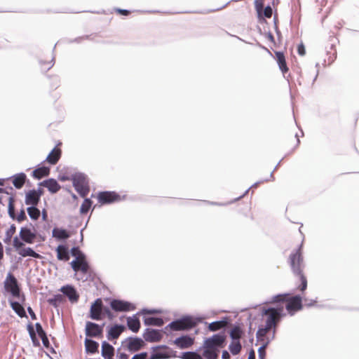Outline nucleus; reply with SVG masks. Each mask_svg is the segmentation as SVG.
I'll use <instances>...</instances> for the list:
<instances>
[{
	"mask_svg": "<svg viewBox=\"0 0 359 359\" xmlns=\"http://www.w3.org/2000/svg\"><path fill=\"white\" fill-rule=\"evenodd\" d=\"M271 330V327H268L267 326H262L259 327L257 333L256 337L258 341L262 342V344L265 342L266 339H269V343L275 337V330H273L272 335H268V333Z\"/></svg>",
	"mask_w": 359,
	"mask_h": 359,
	"instance_id": "4468645a",
	"label": "nucleus"
},
{
	"mask_svg": "<svg viewBox=\"0 0 359 359\" xmlns=\"http://www.w3.org/2000/svg\"><path fill=\"white\" fill-rule=\"evenodd\" d=\"M34 346L37 347L40 346L39 340L37 339L36 333L33 335H29Z\"/></svg>",
	"mask_w": 359,
	"mask_h": 359,
	"instance_id": "4d7b16f0",
	"label": "nucleus"
},
{
	"mask_svg": "<svg viewBox=\"0 0 359 359\" xmlns=\"http://www.w3.org/2000/svg\"><path fill=\"white\" fill-rule=\"evenodd\" d=\"M288 296V294H280L275 295L272 297V299L271 300V302L272 303H276V302H282L286 301L287 297Z\"/></svg>",
	"mask_w": 359,
	"mask_h": 359,
	"instance_id": "de8ad7c7",
	"label": "nucleus"
},
{
	"mask_svg": "<svg viewBox=\"0 0 359 359\" xmlns=\"http://www.w3.org/2000/svg\"><path fill=\"white\" fill-rule=\"evenodd\" d=\"M283 308H268L263 309L262 314L267 317L265 325L271 329L275 327L283 316Z\"/></svg>",
	"mask_w": 359,
	"mask_h": 359,
	"instance_id": "20e7f679",
	"label": "nucleus"
},
{
	"mask_svg": "<svg viewBox=\"0 0 359 359\" xmlns=\"http://www.w3.org/2000/svg\"><path fill=\"white\" fill-rule=\"evenodd\" d=\"M47 302L49 304L54 307H57L60 304L65 302V297L61 294L54 295L53 297L49 298Z\"/></svg>",
	"mask_w": 359,
	"mask_h": 359,
	"instance_id": "c9c22d12",
	"label": "nucleus"
},
{
	"mask_svg": "<svg viewBox=\"0 0 359 359\" xmlns=\"http://www.w3.org/2000/svg\"><path fill=\"white\" fill-rule=\"evenodd\" d=\"M117 359H128V355L125 353H117Z\"/></svg>",
	"mask_w": 359,
	"mask_h": 359,
	"instance_id": "338daca9",
	"label": "nucleus"
},
{
	"mask_svg": "<svg viewBox=\"0 0 359 359\" xmlns=\"http://www.w3.org/2000/svg\"><path fill=\"white\" fill-rule=\"evenodd\" d=\"M182 359H204L197 351H187L182 353Z\"/></svg>",
	"mask_w": 359,
	"mask_h": 359,
	"instance_id": "4c0bfd02",
	"label": "nucleus"
},
{
	"mask_svg": "<svg viewBox=\"0 0 359 359\" xmlns=\"http://www.w3.org/2000/svg\"><path fill=\"white\" fill-rule=\"evenodd\" d=\"M19 236L25 243L32 244L36 238V232L35 230L32 231L29 226H23L20 231Z\"/></svg>",
	"mask_w": 359,
	"mask_h": 359,
	"instance_id": "f8f14e48",
	"label": "nucleus"
},
{
	"mask_svg": "<svg viewBox=\"0 0 359 359\" xmlns=\"http://www.w3.org/2000/svg\"><path fill=\"white\" fill-rule=\"evenodd\" d=\"M124 343H127V349L131 353L140 350L144 345V341L139 337H128L122 344Z\"/></svg>",
	"mask_w": 359,
	"mask_h": 359,
	"instance_id": "9b49d317",
	"label": "nucleus"
},
{
	"mask_svg": "<svg viewBox=\"0 0 359 359\" xmlns=\"http://www.w3.org/2000/svg\"><path fill=\"white\" fill-rule=\"evenodd\" d=\"M199 350L203 351L202 356L205 359H217L219 357V351L207 348L204 344L199 348Z\"/></svg>",
	"mask_w": 359,
	"mask_h": 359,
	"instance_id": "5701e85b",
	"label": "nucleus"
},
{
	"mask_svg": "<svg viewBox=\"0 0 359 359\" xmlns=\"http://www.w3.org/2000/svg\"><path fill=\"white\" fill-rule=\"evenodd\" d=\"M273 10L270 6H267L264 9V15L267 18H270L272 15Z\"/></svg>",
	"mask_w": 359,
	"mask_h": 359,
	"instance_id": "5fc2aeb1",
	"label": "nucleus"
},
{
	"mask_svg": "<svg viewBox=\"0 0 359 359\" xmlns=\"http://www.w3.org/2000/svg\"><path fill=\"white\" fill-rule=\"evenodd\" d=\"M229 349L232 355H238L241 349L242 345L240 341H231V344L229 346Z\"/></svg>",
	"mask_w": 359,
	"mask_h": 359,
	"instance_id": "e433bc0d",
	"label": "nucleus"
},
{
	"mask_svg": "<svg viewBox=\"0 0 359 359\" xmlns=\"http://www.w3.org/2000/svg\"><path fill=\"white\" fill-rule=\"evenodd\" d=\"M269 180L266 179V180H264L259 181V182H257L254 183V184H252L250 188H248V189L245 191V193H244L242 196H239V197H238V198H237L236 200H239V199L242 198L243 196H245V195L249 192V191H250V189H252V188H257V186H258L259 184H261V183H262V182H267V181H269Z\"/></svg>",
	"mask_w": 359,
	"mask_h": 359,
	"instance_id": "3c124183",
	"label": "nucleus"
},
{
	"mask_svg": "<svg viewBox=\"0 0 359 359\" xmlns=\"http://www.w3.org/2000/svg\"><path fill=\"white\" fill-rule=\"evenodd\" d=\"M304 302H305V306H307V307H311L312 306H313L315 304V303L316 302V301L315 300H309L307 299H304Z\"/></svg>",
	"mask_w": 359,
	"mask_h": 359,
	"instance_id": "0e129e2a",
	"label": "nucleus"
},
{
	"mask_svg": "<svg viewBox=\"0 0 359 359\" xmlns=\"http://www.w3.org/2000/svg\"><path fill=\"white\" fill-rule=\"evenodd\" d=\"M145 341L149 342H157L162 338L161 331L158 330L147 328L143 334Z\"/></svg>",
	"mask_w": 359,
	"mask_h": 359,
	"instance_id": "dca6fc26",
	"label": "nucleus"
},
{
	"mask_svg": "<svg viewBox=\"0 0 359 359\" xmlns=\"http://www.w3.org/2000/svg\"><path fill=\"white\" fill-rule=\"evenodd\" d=\"M269 344V339H266L264 343L258 349V357L259 359H265L266 357V348Z\"/></svg>",
	"mask_w": 359,
	"mask_h": 359,
	"instance_id": "37998d69",
	"label": "nucleus"
},
{
	"mask_svg": "<svg viewBox=\"0 0 359 359\" xmlns=\"http://www.w3.org/2000/svg\"><path fill=\"white\" fill-rule=\"evenodd\" d=\"M110 306L111 309L116 312H127L134 311L136 308L133 304L118 299H113L110 302Z\"/></svg>",
	"mask_w": 359,
	"mask_h": 359,
	"instance_id": "0eeeda50",
	"label": "nucleus"
},
{
	"mask_svg": "<svg viewBox=\"0 0 359 359\" xmlns=\"http://www.w3.org/2000/svg\"><path fill=\"white\" fill-rule=\"evenodd\" d=\"M194 343V338L189 335H183L175 339L174 344L180 348H188Z\"/></svg>",
	"mask_w": 359,
	"mask_h": 359,
	"instance_id": "f3484780",
	"label": "nucleus"
},
{
	"mask_svg": "<svg viewBox=\"0 0 359 359\" xmlns=\"http://www.w3.org/2000/svg\"><path fill=\"white\" fill-rule=\"evenodd\" d=\"M35 327L36 332L38 334L39 337L41 339L43 346L46 348H48L50 345L49 339L46 335V332L43 329L41 325L39 323H36L35 324Z\"/></svg>",
	"mask_w": 359,
	"mask_h": 359,
	"instance_id": "bb28decb",
	"label": "nucleus"
},
{
	"mask_svg": "<svg viewBox=\"0 0 359 359\" xmlns=\"http://www.w3.org/2000/svg\"><path fill=\"white\" fill-rule=\"evenodd\" d=\"M71 255L74 257L77 260L85 258L86 255L82 252L79 247H73L70 250Z\"/></svg>",
	"mask_w": 359,
	"mask_h": 359,
	"instance_id": "a18cd8bd",
	"label": "nucleus"
},
{
	"mask_svg": "<svg viewBox=\"0 0 359 359\" xmlns=\"http://www.w3.org/2000/svg\"><path fill=\"white\" fill-rule=\"evenodd\" d=\"M18 254L23 257H32L36 259H40L41 257L39 253L36 252L32 248L29 247L20 249L18 251Z\"/></svg>",
	"mask_w": 359,
	"mask_h": 359,
	"instance_id": "72a5a7b5",
	"label": "nucleus"
},
{
	"mask_svg": "<svg viewBox=\"0 0 359 359\" xmlns=\"http://www.w3.org/2000/svg\"><path fill=\"white\" fill-rule=\"evenodd\" d=\"M40 64L41 65V67L43 69L49 70L54 65V57H53L51 61L47 64L42 61H40Z\"/></svg>",
	"mask_w": 359,
	"mask_h": 359,
	"instance_id": "864d4df0",
	"label": "nucleus"
},
{
	"mask_svg": "<svg viewBox=\"0 0 359 359\" xmlns=\"http://www.w3.org/2000/svg\"><path fill=\"white\" fill-rule=\"evenodd\" d=\"M127 325L133 332H137L140 328V321L137 317V314L127 318Z\"/></svg>",
	"mask_w": 359,
	"mask_h": 359,
	"instance_id": "a878e982",
	"label": "nucleus"
},
{
	"mask_svg": "<svg viewBox=\"0 0 359 359\" xmlns=\"http://www.w3.org/2000/svg\"><path fill=\"white\" fill-rule=\"evenodd\" d=\"M73 186L81 197H86L90 191L87 176L81 172H76L72 175Z\"/></svg>",
	"mask_w": 359,
	"mask_h": 359,
	"instance_id": "f03ea898",
	"label": "nucleus"
},
{
	"mask_svg": "<svg viewBox=\"0 0 359 359\" xmlns=\"http://www.w3.org/2000/svg\"><path fill=\"white\" fill-rule=\"evenodd\" d=\"M104 305L102 300L97 298L90 306L89 317L92 320H100L102 319Z\"/></svg>",
	"mask_w": 359,
	"mask_h": 359,
	"instance_id": "6e6552de",
	"label": "nucleus"
},
{
	"mask_svg": "<svg viewBox=\"0 0 359 359\" xmlns=\"http://www.w3.org/2000/svg\"><path fill=\"white\" fill-rule=\"evenodd\" d=\"M4 287L6 292L11 293V294L15 298H21L22 302L25 301L24 294H20L21 290L19 286L18 280L11 273H8L6 276V278L4 283Z\"/></svg>",
	"mask_w": 359,
	"mask_h": 359,
	"instance_id": "7ed1b4c3",
	"label": "nucleus"
},
{
	"mask_svg": "<svg viewBox=\"0 0 359 359\" xmlns=\"http://www.w3.org/2000/svg\"><path fill=\"white\" fill-rule=\"evenodd\" d=\"M39 185L47 188L51 194L57 193L61 188L59 183L56 181V180L53 178H49L48 180H43V182H40Z\"/></svg>",
	"mask_w": 359,
	"mask_h": 359,
	"instance_id": "6ab92c4d",
	"label": "nucleus"
},
{
	"mask_svg": "<svg viewBox=\"0 0 359 359\" xmlns=\"http://www.w3.org/2000/svg\"><path fill=\"white\" fill-rule=\"evenodd\" d=\"M147 356L148 353L147 352H142L134 355L131 359H147Z\"/></svg>",
	"mask_w": 359,
	"mask_h": 359,
	"instance_id": "6e6d98bb",
	"label": "nucleus"
},
{
	"mask_svg": "<svg viewBox=\"0 0 359 359\" xmlns=\"http://www.w3.org/2000/svg\"><path fill=\"white\" fill-rule=\"evenodd\" d=\"M26 219H27V216H26L25 211L24 209H22L20 210V213L18 214V215L15 216V219L18 222H22L24 220H25Z\"/></svg>",
	"mask_w": 359,
	"mask_h": 359,
	"instance_id": "603ef678",
	"label": "nucleus"
},
{
	"mask_svg": "<svg viewBox=\"0 0 359 359\" xmlns=\"http://www.w3.org/2000/svg\"><path fill=\"white\" fill-rule=\"evenodd\" d=\"M196 324L197 323L191 316H187L172 321L166 326L165 328L167 329L169 327L170 330L175 331L189 330L194 327Z\"/></svg>",
	"mask_w": 359,
	"mask_h": 359,
	"instance_id": "39448f33",
	"label": "nucleus"
},
{
	"mask_svg": "<svg viewBox=\"0 0 359 359\" xmlns=\"http://www.w3.org/2000/svg\"><path fill=\"white\" fill-rule=\"evenodd\" d=\"M116 11L123 15H128L130 13L128 10L121 8H116Z\"/></svg>",
	"mask_w": 359,
	"mask_h": 359,
	"instance_id": "680f3d73",
	"label": "nucleus"
},
{
	"mask_svg": "<svg viewBox=\"0 0 359 359\" xmlns=\"http://www.w3.org/2000/svg\"><path fill=\"white\" fill-rule=\"evenodd\" d=\"M8 213L12 219H15L14 198L12 196L8 198Z\"/></svg>",
	"mask_w": 359,
	"mask_h": 359,
	"instance_id": "ea45409f",
	"label": "nucleus"
},
{
	"mask_svg": "<svg viewBox=\"0 0 359 359\" xmlns=\"http://www.w3.org/2000/svg\"><path fill=\"white\" fill-rule=\"evenodd\" d=\"M85 350L87 353H98L99 343L91 339L86 338L84 341Z\"/></svg>",
	"mask_w": 359,
	"mask_h": 359,
	"instance_id": "4be33fe9",
	"label": "nucleus"
},
{
	"mask_svg": "<svg viewBox=\"0 0 359 359\" xmlns=\"http://www.w3.org/2000/svg\"><path fill=\"white\" fill-rule=\"evenodd\" d=\"M222 359H231L230 355L227 351L224 350L222 351Z\"/></svg>",
	"mask_w": 359,
	"mask_h": 359,
	"instance_id": "774afa93",
	"label": "nucleus"
},
{
	"mask_svg": "<svg viewBox=\"0 0 359 359\" xmlns=\"http://www.w3.org/2000/svg\"><path fill=\"white\" fill-rule=\"evenodd\" d=\"M16 227L15 224H11L10 228L6 232V236L4 240V243H8L11 241L13 234L15 233Z\"/></svg>",
	"mask_w": 359,
	"mask_h": 359,
	"instance_id": "79ce46f5",
	"label": "nucleus"
},
{
	"mask_svg": "<svg viewBox=\"0 0 359 359\" xmlns=\"http://www.w3.org/2000/svg\"><path fill=\"white\" fill-rule=\"evenodd\" d=\"M302 246L303 243H302L297 249H294L291 252L289 255L287 262L290 266L292 273L296 277H298L301 281L299 289L301 291H304L307 288V279L303 273V271L305 268V263L302 254Z\"/></svg>",
	"mask_w": 359,
	"mask_h": 359,
	"instance_id": "f257e3e1",
	"label": "nucleus"
},
{
	"mask_svg": "<svg viewBox=\"0 0 359 359\" xmlns=\"http://www.w3.org/2000/svg\"><path fill=\"white\" fill-rule=\"evenodd\" d=\"M275 54L279 69L283 72V74L286 73L288 71V68L286 65L285 57L283 53L280 51H276Z\"/></svg>",
	"mask_w": 359,
	"mask_h": 359,
	"instance_id": "c85d7f7f",
	"label": "nucleus"
},
{
	"mask_svg": "<svg viewBox=\"0 0 359 359\" xmlns=\"http://www.w3.org/2000/svg\"><path fill=\"white\" fill-rule=\"evenodd\" d=\"M41 193L36 194L35 189L29 190L25 196V204L30 206H36L40 201Z\"/></svg>",
	"mask_w": 359,
	"mask_h": 359,
	"instance_id": "a211bd4d",
	"label": "nucleus"
},
{
	"mask_svg": "<svg viewBox=\"0 0 359 359\" xmlns=\"http://www.w3.org/2000/svg\"><path fill=\"white\" fill-rule=\"evenodd\" d=\"M53 237L60 241H64L69 238L70 235L66 229L54 228L52 231Z\"/></svg>",
	"mask_w": 359,
	"mask_h": 359,
	"instance_id": "c756f323",
	"label": "nucleus"
},
{
	"mask_svg": "<svg viewBox=\"0 0 359 359\" xmlns=\"http://www.w3.org/2000/svg\"><path fill=\"white\" fill-rule=\"evenodd\" d=\"M144 323L145 325L161 327L163 325L164 321L161 318L159 317H146L144 319Z\"/></svg>",
	"mask_w": 359,
	"mask_h": 359,
	"instance_id": "f704fd0d",
	"label": "nucleus"
},
{
	"mask_svg": "<svg viewBox=\"0 0 359 359\" xmlns=\"http://www.w3.org/2000/svg\"><path fill=\"white\" fill-rule=\"evenodd\" d=\"M24 241H20L18 237L15 236L13 238V247L18 252L20 249H22V247L24 246Z\"/></svg>",
	"mask_w": 359,
	"mask_h": 359,
	"instance_id": "09e8293b",
	"label": "nucleus"
},
{
	"mask_svg": "<svg viewBox=\"0 0 359 359\" xmlns=\"http://www.w3.org/2000/svg\"><path fill=\"white\" fill-rule=\"evenodd\" d=\"M13 180V184L16 189H21L25 183L27 176L24 172H20L11 177Z\"/></svg>",
	"mask_w": 359,
	"mask_h": 359,
	"instance_id": "393cba45",
	"label": "nucleus"
},
{
	"mask_svg": "<svg viewBox=\"0 0 359 359\" xmlns=\"http://www.w3.org/2000/svg\"><path fill=\"white\" fill-rule=\"evenodd\" d=\"M57 257L59 260L68 261L69 259V252L68 248L63 245H60L56 248Z\"/></svg>",
	"mask_w": 359,
	"mask_h": 359,
	"instance_id": "cd10ccee",
	"label": "nucleus"
},
{
	"mask_svg": "<svg viewBox=\"0 0 359 359\" xmlns=\"http://www.w3.org/2000/svg\"><path fill=\"white\" fill-rule=\"evenodd\" d=\"M224 324V321H215L209 324L208 329L210 331L215 332L222 328Z\"/></svg>",
	"mask_w": 359,
	"mask_h": 359,
	"instance_id": "49530a36",
	"label": "nucleus"
},
{
	"mask_svg": "<svg viewBox=\"0 0 359 359\" xmlns=\"http://www.w3.org/2000/svg\"><path fill=\"white\" fill-rule=\"evenodd\" d=\"M71 266L74 271H79V260L75 259L71 262Z\"/></svg>",
	"mask_w": 359,
	"mask_h": 359,
	"instance_id": "13d9d810",
	"label": "nucleus"
},
{
	"mask_svg": "<svg viewBox=\"0 0 359 359\" xmlns=\"http://www.w3.org/2000/svg\"><path fill=\"white\" fill-rule=\"evenodd\" d=\"M286 301L287 304L285 308L291 316H293L297 311L302 308V299L299 294L294 295L286 299Z\"/></svg>",
	"mask_w": 359,
	"mask_h": 359,
	"instance_id": "9d476101",
	"label": "nucleus"
},
{
	"mask_svg": "<svg viewBox=\"0 0 359 359\" xmlns=\"http://www.w3.org/2000/svg\"><path fill=\"white\" fill-rule=\"evenodd\" d=\"M61 149L55 147L47 156L45 161H47L50 165H55L61 156Z\"/></svg>",
	"mask_w": 359,
	"mask_h": 359,
	"instance_id": "b1692460",
	"label": "nucleus"
},
{
	"mask_svg": "<svg viewBox=\"0 0 359 359\" xmlns=\"http://www.w3.org/2000/svg\"><path fill=\"white\" fill-rule=\"evenodd\" d=\"M225 339L224 335L222 334H215L211 337L206 338L203 344L210 349L219 351L221 348L224 347Z\"/></svg>",
	"mask_w": 359,
	"mask_h": 359,
	"instance_id": "423d86ee",
	"label": "nucleus"
},
{
	"mask_svg": "<svg viewBox=\"0 0 359 359\" xmlns=\"http://www.w3.org/2000/svg\"><path fill=\"white\" fill-rule=\"evenodd\" d=\"M297 51H298L299 55H305V53H306L305 47L302 43H301L298 46Z\"/></svg>",
	"mask_w": 359,
	"mask_h": 359,
	"instance_id": "bf43d9fd",
	"label": "nucleus"
},
{
	"mask_svg": "<svg viewBox=\"0 0 359 359\" xmlns=\"http://www.w3.org/2000/svg\"><path fill=\"white\" fill-rule=\"evenodd\" d=\"M103 313H106L109 319H111L114 317L112 313L107 307L104 306Z\"/></svg>",
	"mask_w": 359,
	"mask_h": 359,
	"instance_id": "e2e57ef3",
	"label": "nucleus"
},
{
	"mask_svg": "<svg viewBox=\"0 0 359 359\" xmlns=\"http://www.w3.org/2000/svg\"><path fill=\"white\" fill-rule=\"evenodd\" d=\"M9 303L12 309L18 316H19L20 318L27 317L25 310L20 302L9 300Z\"/></svg>",
	"mask_w": 359,
	"mask_h": 359,
	"instance_id": "7c9ffc66",
	"label": "nucleus"
},
{
	"mask_svg": "<svg viewBox=\"0 0 359 359\" xmlns=\"http://www.w3.org/2000/svg\"><path fill=\"white\" fill-rule=\"evenodd\" d=\"M60 291L62 292V295L67 297L72 303H76L78 302L79 295L76 290L70 285L62 286L60 288Z\"/></svg>",
	"mask_w": 359,
	"mask_h": 359,
	"instance_id": "2eb2a0df",
	"label": "nucleus"
},
{
	"mask_svg": "<svg viewBox=\"0 0 359 359\" xmlns=\"http://www.w3.org/2000/svg\"><path fill=\"white\" fill-rule=\"evenodd\" d=\"M142 313L143 314H153V313H159V311L156 309H142Z\"/></svg>",
	"mask_w": 359,
	"mask_h": 359,
	"instance_id": "052dcab7",
	"label": "nucleus"
},
{
	"mask_svg": "<svg viewBox=\"0 0 359 359\" xmlns=\"http://www.w3.org/2000/svg\"><path fill=\"white\" fill-rule=\"evenodd\" d=\"M89 270V264L85 258L79 260V271L83 273H86Z\"/></svg>",
	"mask_w": 359,
	"mask_h": 359,
	"instance_id": "c03bdc74",
	"label": "nucleus"
},
{
	"mask_svg": "<svg viewBox=\"0 0 359 359\" xmlns=\"http://www.w3.org/2000/svg\"><path fill=\"white\" fill-rule=\"evenodd\" d=\"M27 330H28L29 335H33L34 334L36 333V332L34 331L33 325L32 323H29L27 325Z\"/></svg>",
	"mask_w": 359,
	"mask_h": 359,
	"instance_id": "69168bd1",
	"label": "nucleus"
},
{
	"mask_svg": "<svg viewBox=\"0 0 359 359\" xmlns=\"http://www.w3.org/2000/svg\"><path fill=\"white\" fill-rule=\"evenodd\" d=\"M50 174V168L46 166H42L39 167L38 168H36L32 172V176L38 180H40L41 178L43 177H46Z\"/></svg>",
	"mask_w": 359,
	"mask_h": 359,
	"instance_id": "2f4dec72",
	"label": "nucleus"
},
{
	"mask_svg": "<svg viewBox=\"0 0 359 359\" xmlns=\"http://www.w3.org/2000/svg\"><path fill=\"white\" fill-rule=\"evenodd\" d=\"M243 334L242 329L238 325H234L230 332L229 336L231 341H240Z\"/></svg>",
	"mask_w": 359,
	"mask_h": 359,
	"instance_id": "473e14b6",
	"label": "nucleus"
},
{
	"mask_svg": "<svg viewBox=\"0 0 359 359\" xmlns=\"http://www.w3.org/2000/svg\"><path fill=\"white\" fill-rule=\"evenodd\" d=\"M92 205V201L90 198H85L80 208L81 214H86Z\"/></svg>",
	"mask_w": 359,
	"mask_h": 359,
	"instance_id": "a19ab883",
	"label": "nucleus"
},
{
	"mask_svg": "<svg viewBox=\"0 0 359 359\" xmlns=\"http://www.w3.org/2000/svg\"><path fill=\"white\" fill-rule=\"evenodd\" d=\"M101 355L104 359H114V346L106 341H102Z\"/></svg>",
	"mask_w": 359,
	"mask_h": 359,
	"instance_id": "412c9836",
	"label": "nucleus"
},
{
	"mask_svg": "<svg viewBox=\"0 0 359 359\" xmlns=\"http://www.w3.org/2000/svg\"><path fill=\"white\" fill-rule=\"evenodd\" d=\"M27 210L31 219L34 220L39 219L40 216V210L36 208V206H30L27 208Z\"/></svg>",
	"mask_w": 359,
	"mask_h": 359,
	"instance_id": "58836bf2",
	"label": "nucleus"
},
{
	"mask_svg": "<svg viewBox=\"0 0 359 359\" xmlns=\"http://www.w3.org/2000/svg\"><path fill=\"white\" fill-rule=\"evenodd\" d=\"M125 329L126 327L123 325L116 324L114 326H111L109 329L107 335L108 340L117 339Z\"/></svg>",
	"mask_w": 359,
	"mask_h": 359,
	"instance_id": "aec40b11",
	"label": "nucleus"
},
{
	"mask_svg": "<svg viewBox=\"0 0 359 359\" xmlns=\"http://www.w3.org/2000/svg\"><path fill=\"white\" fill-rule=\"evenodd\" d=\"M97 199L101 204H108L120 200V196L114 191L99 193Z\"/></svg>",
	"mask_w": 359,
	"mask_h": 359,
	"instance_id": "ddd939ff",
	"label": "nucleus"
},
{
	"mask_svg": "<svg viewBox=\"0 0 359 359\" xmlns=\"http://www.w3.org/2000/svg\"><path fill=\"white\" fill-rule=\"evenodd\" d=\"M168 357L162 352H154L151 354L149 359H166Z\"/></svg>",
	"mask_w": 359,
	"mask_h": 359,
	"instance_id": "8fccbe9b",
	"label": "nucleus"
},
{
	"mask_svg": "<svg viewBox=\"0 0 359 359\" xmlns=\"http://www.w3.org/2000/svg\"><path fill=\"white\" fill-rule=\"evenodd\" d=\"M104 324L100 325L95 323L88 321L86 323V335L88 337L98 338L102 335Z\"/></svg>",
	"mask_w": 359,
	"mask_h": 359,
	"instance_id": "1a4fd4ad",
	"label": "nucleus"
}]
</instances>
